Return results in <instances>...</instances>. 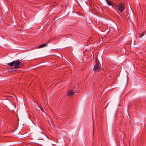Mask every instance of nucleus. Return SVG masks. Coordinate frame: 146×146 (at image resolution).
<instances>
[{
  "instance_id": "nucleus-1",
  "label": "nucleus",
  "mask_w": 146,
  "mask_h": 146,
  "mask_svg": "<svg viewBox=\"0 0 146 146\" xmlns=\"http://www.w3.org/2000/svg\"><path fill=\"white\" fill-rule=\"evenodd\" d=\"M125 8V5L123 2H121L119 3L118 6V10L121 12H122Z\"/></svg>"
},
{
  "instance_id": "nucleus-2",
  "label": "nucleus",
  "mask_w": 146,
  "mask_h": 146,
  "mask_svg": "<svg viewBox=\"0 0 146 146\" xmlns=\"http://www.w3.org/2000/svg\"><path fill=\"white\" fill-rule=\"evenodd\" d=\"M100 66L95 65L93 69V71L94 73L99 72L100 70Z\"/></svg>"
},
{
  "instance_id": "nucleus-3",
  "label": "nucleus",
  "mask_w": 146,
  "mask_h": 146,
  "mask_svg": "<svg viewBox=\"0 0 146 146\" xmlns=\"http://www.w3.org/2000/svg\"><path fill=\"white\" fill-rule=\"evenodd\" d=\"M15 61L14 63V67L16 69H17L19 68V66H20V62L18 60H16Z\"/></svg>"
},
{
  "instance_id": "nucleus-4",
  "label": "nucleus",
  "mask_w": 146,
  "mask_h": 146,
  "mask_svg": "<svg viewBox=\"0 0 146 146\" xmlns=\"http://www.w3.org/2000/svg\"><path fill=\"white\" fill-rule=\"evenodd\" d=\"M101 31L102 32V33H101V34L104 36L107 35L108 31L107 30L106 28H105L104 29H102V30L101 29Z\"/></svg>"
},
{
  "instance_id": "nucleus-5",
  "label": "nucleus",
  "mask_w": 146,
  "mask_h": 146,
  "mask_svg": "<svg viewBox=\"0 0 146 146\" xmlns=\"http://www.w3.org/2000/svg\"><path fill=\"white\" fill-rule=\"evenodd\" d=\"M74 93L73 92L72 90H70L68 91L67 94L68 96H70L73 95Z\"/></svg>"
},
{
  "instance_id": "nucleus-6",
  "label": "nucleus",
  "mask_w": 146,
  "mask_h": 146,
  "mask_svg": "<svg viewBox=\"0 0 146 146\" xmlns=\"http://www.w3.org/2000/svg\"><path fill=\"white\" fill-rule=\"evenodd\" d=\"M47 46V43H46L45 44H41L40 45L38 46V48H40L44 47Z\"/></svg>"
},
{
  "instance_id": "nucleus-7",
  "label": "nucleus",
  "mask_w": 146,
  "mask_h": 146,
  "mask_svg": "<svg viewBox=\"0 0 146 146\" xmlns=\"http://www.w3.org/2000/svg\"><path fill=\"white\" fill-rule=\"evenodd\" d=\"M95 62H96V64L95 65H98V66H100V61L97 58V57H96V59H95Z\"/></svg>"
},
{
  "instance_id": "nucleus-8",
  "label": "nucleus",
  "mask_w": 146,
  "mask_h": 146,
  "mask_svg": "<svg viewBox=\"0 0 146 146\" xmlns=\"http://www.w3.org/2000/svg\"><path fill=\"white\" fill-rule=\"evenodd\" d=\"M106 3L108 4V5H113V3L111 1H109L108 0H105Z\"/></svg>"
},
{
  "instance_id": "nucleus-9",
  "label": "nucleus",
  "mask_w": 146,
  "mask_h": 146,
  "mask_svg": "<svg viewBox=\"0 0 146 146\" xmlns=\"http://www.w3.org/2000/svg\"><path fill=\"white\" fill-rule=\"evenodd\" d=\"M15 62V61H13L12 62H10V63H8V65H9L10 66H13L14 65Z\"/></svg>"
},
{
  "instance_id": "nucleus-10",
  "label": "nucleus",
  "mask_w": 146,
  "mask_h": 146,
  "mask_svg": "<svg viewBox=\"0 0 146 146\" xmlns=\"http://www.w3.org/2000/svg\"><path fill=\"white\" fill-rule=\"evenodd\" d=\"M55 39V38H50L49 39V40L47 41V42L46 43H47V44L48 43H49L50 42L52 41V40H53Z\"/></svg>"
},
{
  "instance_id": "nucleus-11",
  "label": "nucleus",
  "mask_w": 146,
  "mask_h": 146,
  "mask_svg": "<svg viewBox=\"0 0 146 146\" xmlns=\"http://www.w3.org/2000/svg\"><path fill=\"white\" fill-rule=\"evenodd\" d=\"M24 66V64L21 62H20V66L19 68H23Z\"/></svg>"
},
{
  "instance_id": "nucleus-12",
  "label": "nucleus",
  "mask_w": 146,
  "mask_h": 146,
  "mask_svg": "<svg viewBox=\"0 0 146 146\" xmlns=\"http://www.w3.org/2000/svg\"><path fill=\"white\" fill-rule=\"evenodd\" d=\"M14 38L12 39V40L15 42H17L18 41L17 40H16V38H17L18 37H13Z\"/></svg>"
},
{
  "instance_id": "nucleus-13",
  "label": "nucleus",
  "mask_w": 146,
  "mask_h": 146,
  "mask_svg": "<svg viewBox=\"0 0 146 146\" xmlns=\"http://www.w3.org/2000/svg\"><path fill=\"white\" fill-rule=\"evenodd\" d=\"M145 32H142V33L140 35V36H143L144 35H145Z\"/></svg>"
},
{
  "instance_id": "nucleus-14",
  "label": "nucleus",
  "mask_w": 146,
  "mask_h": 146,
  "mask_svg": "<svg viewBox=\"0 0 146 146\" xmlns=\"http://www.w3.org/2000/svg\"><path fill=\"white\" fill-rule=\"evenodd\" d=\"M40 110L43 112H44V110H43V108L42 107H40Z\"/></svg>"
},
{
  "instance_id": "nucleus-15",
  "label": "nucleus",
  "mask_w": 146,
  "mask_h": 146,
  "mask_svg": "<svg viewBox=\"0 0 146 146\" xmlns=\"http://www.w3.org/2000/svg\"><path fill=\"white\" fill-rule=\"evenodd\" d=\"M102 20L103 21H105V20H107V19L106 18H105L102 17Z\"/></svg>"
},
{
  "instance_id": "nucleus-16",
  "label": "nucleus",
  "mask_w": 146,
  "mask_h": 146,
  "mask_svg": "<svg viewBox=\"0 0 146 146\" xmlns=\"http://www.w3.org/2000/svg\"><path fill=\"white\" fill-rule=\"evenodd\" d=\"M102 38V39H103V37H101Z\"/></svg>"
},
{
  "instance_id": "nucleus-17",
  "label": "nucleus",
  "mask_w": 146,
  "mask_h": 146,
  "mask_svg": "<svg viewBox=\"0 0 146 146\" xmlns=\"http://www.w3.org/2000/svg\"><path fill=\"white\" fill-rule=\"evenodd\" d=\"M93 132H94V129H93Z\"/></svg>"
}]
</instances>
